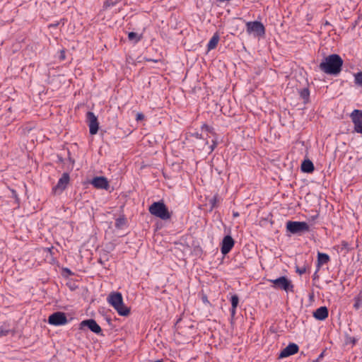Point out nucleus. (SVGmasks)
Segmentation results:
<instances>
[{
	"label": "nucleus",
	"instance_id": "obj_1",
	"mask_svg": "<svg viewBox=\"0 0 362 362\" xmlns=\"http://www.w3.org/2000/svg\"><path fill=\"white\" fill-rule=\"evenodd\" d=\"M343 66V59L337 54H330L324 58L319 65L320 69L330 75L339 74Z\"/></svg>",
	"mask_w": 362,
	"mask_h": 362
},
{
	"label": "nucleus",
	"instance_id": "obj_2",
	"mask_svg": "<svg viewBox=\"0 0 362 362\" xmlns=\"http://www.w3.org/2000/svg\"><path fill=\"white\" fill-rule=\"evenodd\" d=\"M107 301L116 310L119 315L128 316L130 314V308L124 304L121 293H110L108 296Z\"/></svg>",
	"mask_w": 362,
	"mask_h": 362
},
{
	"label": "nucleus",
	"instance_id": "obj_3",
	"mask_svg": "<svg viewBox=\"0 0 362 362\" xmlns=\"http://www.w3.org/2000/svg\"><path fill=\"white\" fill-rule=\"evenodd\" d=\"M150 214L162 220H168L172 216V212H170L167 206L163 201L153 202L148 208Z\"/></svg>",
	"mask_w": 362,
	"mask_h": 362
},
{
	"label": "nucleus",
	"instance_id": "obj_4",
	"mask_svg": "<svg viewBox=\"0 0 362 362\" xmlns=\"http://www.w3.org/2000/svg\"><path fill=\"white\" fill-rule=\"evenodd\" d=\"M286 230L292 234H303L308 232L310 230L309 225L304 221H288L286 223Z\"/></svg>",
	"mask_w": 362,
	"mask_h": 362
},
{
	"label": "nucleus",
	"instance_id": "obj_5",
	"mask_svg": "<svg viewBox=\"0 0 362 362\" xmlns=\"http://www.w3.org/2000/svg\"><path fill=\"white\" fill-rule=\"evenodd\" d=\"M269 281L274 284V287L276 288L281 289L286 292L293 291V285L286 276H283L276 279H270Z\"/></svg>",
	"mask_w": 362,
	"mask_h": 362
},
{
	"label": "nucleus",
	"instance_id": "obj_6",
	"mask_svg": "<svg viewBox=\"0 0 362 362\" xmlns=\"http://www.w3.org/2000/svg\"><path fill=\"white\" fill-rule=\"evenodd\" d=\"M246 30L248 33H253L257 37H263L265 35V28L259 21L247 22Z\"/></svg>",
	"mask_w": 362,
	"mask_h": 362
},
{
	"label": "nucleus",
	"instance_id": "obj_7",
	"mask_svg": "<svg viewBox=\"0 0 362 362\" xmlns=\"http://www.w3.org/2000/svg\"><path fill=\"white\" fill-rule=\"evenodd\" d=\"M68 322L66 315L63 312H55L50 315L48 317V323L54 325H64Z\"/></svg>",
	"mask_w": 362,
	"mask_h": 362
},
{
	"label": "nucleus",
	"instance_id": "obj_8",
	"mask_svg": "<svg viewBox=\"0 0 362 362\" xmlns=\"http://www.w3.org/2000/svg\"><path fill=\"white\" fill-rule=\"evenodd\" d=\"M87 327L95 334L103 335L102 329L93 319L85 320L79 324V329H83Z\"/></svg>",
	"mask_w": 362,
	"mask_h": 362
},
{
	"label": "nucleus",
	"instance_id": "obj_9",
	"mask_svg": "<svg viewBox=\"0 0 362 362\" xmlns=\"http://www.w3.org/2000/svg\"><path fill=\"white\" fill-rule=\"evenodd\" d=\"M350 118L354 125V131L362 134V110H354L350 114Z\"/></svg>",
	"mask_w": 362,
	"mask_h": 362
},
{
	"label": "nucleus",
	"instance_id": "obj_10",
	"mask_svg": "<svg viewBox=\"0 0 362 362\" xmlns=\"http://www.w3.org/2000/svg\"><path fill=\"white\" fill-rule=\"evenodd\" d=\"M86 122L89 127V132L91 135L96 134L99 129V122L97 117L93 112L88 111L86 113Z\"/></svg>",
	"mask_w": 362,
	"mask_h": 362
},
{
	"label": "nucleus",
	"instance_id": "obj_11",
	"mask_svg": "<svg viewBox=\"0 0 362 362\" xmlns=\"http://www.w3.org/2000/svg\"><path fill=\"white\" fill-rule=\"evenodd\" d=\"M69 180V175L67 173H63L57 184L52 188V193L54 194H61L66 188Z\"/></svg>",
	"mask_w": 362,
	"mask_h": 362
},
{
	"label": "nucleus",
	"instance_id": "obj_12",
	"mask_svg": "<svg viewBox=\"0 0 362 362\" xmlns=\"http://www.w3.org/2000/svg\"><path fill=\"white\" fill-rule=\"evenodd\" d=\"M235 241L233 238L228 235H226L221 243V251L223 255L228 254L233 247Z\"/></svg>",
	"mask_w": 362,
	"mask_h": 362
},
{
	"label": "nucleus",
	"instance_id": "obj_13",
	"mask_svg": "<svg viewBox=\"0 0 362 362\" xmlns=\"http://www.w3.org/2000/svg\"><path fill=\"white\" fill-rule=\"evenodd\" d=\"M298 346L294 343H290L279 354V358H284L296 354L298 351Z\"/></svg>",
	"mask_w": 362,
	"mask_h": 362
},
{
	"label": "nucleus",
	"instance_id": "obj_14",
	"mask_svg": "<svg viewBox=\"0 0 362 362\" xmlns=\"http://www.w3.org/2000/svg\"><path fill=\"white\" fill-rule=\"evenodd\" d=\"M90 183L97 189H107L110 187L107 179L103 176L94 177Z\"/></svg>",
	"mask_w": 362,
	"mask_h": 362
},
{
	"label": "nucleus",
	"instance_id": "obj_15",
	"mask_svg": "<svg viewBox=\"0 0 362 362\" xmlns=\"http://www.w3.org/2000/svg\"><path fill=\"white\" fill-rule=\"evenodd\" d=\"M328 315L329 311L326 306H321L313 313V317L318 320H325Z\"/></svg>",
	"mask_w": 362,
	"mask_h": 362
},
{
	"label": "nucleus",
	"instance_id": "obj_16",
	"mask_svg": "<svg viewBox=\"0 0 362 362\" xmlns=\"http://www.w3.org/2000/svg\"><path fill=\"white\" fill-rule=\"evenodd\" d=\"M300 170L303 173H311L315 170L314 165L310 160H304L301 163Z\"/></svg>",
	"mask_w": 362,
	"mask_h": 362
},
{
	"label": "nucleus",
	"instance_id": "obj_17",
	"mask_svg": "<svg viewBox=\"0 0 362 362\" xmlns=\"http://www.w3.org/2000/svg\"><path fill=\"white\" fill-rule=\"evenodd\" d=\"M231 302V308H230V315L231 317H234L236 313V308L239 303V297L238 295L234 294L230 298Z\"/></svg>",
	"mask_w": 362,
	"mask_h": 362
},
{
	"label": "nucleus",
	"instance_id": "obj_18",
	"mask_svg": "<svg viewBox=\"0 0 362 362\" xmlns=\"http://www.w3.org/2000/svg\"><path fill=\"white\" fill-rule=\"evenodd\" d=\"M329 256L326 253H317V267L320 268L322 265L327 264L329 262Z\"/></svg>",
	"mask_w": 362,
	"mask_h": 362
},
{
	"label": "nucleus",
	"instance_id": "obj_19",
	"mask_svg": "<svg viewBox=\"0 0 362 362\" xmlns=\"http://www.w3.org/2000/svg\"><path fill=\"white\" fill-rule=\"evenodd\" d=\"M219 39H220V37H219L218 33H214L207 45L208 50H211V49H215L218 43Z\"/></svg>",
	"mask_w": 362,
	"mask_h": 362
},
{
	"label": "nucleus",
	"instance_id": "obj_20",
	"mask_svg": "<svg viewBox=\"0 0 362 362\" xmlns=\"http://www.w3.org/2000/svg\"><path fill=\"white\" fill-rule=\"evenodd\" d=\"M300 97L303 100L304 104H306L309 102L310 99V90L308 88H302L299 91Z\"/></svg>",
	"mask_w": 362,
	"mask_h": 362
},
{
	"label": "nucleus",
	"instance_id": "obj_21",
	"mask_svg": "<svg viewBox=\"0 0 362 362\" xmlns=\"http://www.w3.org/2000/svg\"><path fill=\"white\" fill-rule=\"evenodd\" d=\"M218 195L215 194L211 199H209L210 209L209 211H211L214 208L218 207V203L219 202Z\"/></svg>",
	"mask_w": 362,
	"mask_h": 362
},
{
	"label": "nucleus",
	"instance_id": "obj_22",
	"mask_svg": "<svg viewBox=\"0 0 362 362\" xmlns=\"http://www.w3.org/2000/svg\"><path fill=\"white\" fill-rule=\"evenodd\" d=\"M126 223H127V219L124 216H121V217H119L117 218L116 220H115V226L117 228H122V227L126 225Z\"/></svg>",
	"mask_w": 362,
	"mask_h": 362
},
{
	"label": "nucleus",
	"instance_id": "obj_23",
	"mask_svg": "<svg viewBox=\"0 0 362 362\" xmlns=\"http://www.w3.org/2000/svg\"><path fill=\"white\" fill-rule=\"evenodd\" d=\"M128 38L130 41H134V42H138L142 38V35H139L137 33L134 32H130L128 34Z\"/></svg>",
	"mask_w": 362,
	"mask_h": 362
},
{
	"label": "nucleus",
	"instance_id": "obj_24",
	"mask_svg": "<svg viewBox=\"0 0 362 362\" xmlns=\"http://www.w3.org/2000/svg\"><path fill=\"white\" fill-rule=\"evenodd\" d=\"M354 83L358 86L362 87V71L354 74Z\"/></svg>",
	"mask_w": 362,
	"mask_h": 362
},
{
	"label": "nucleus",
	"instance_id": "obj_25",
	"mask_svg": "<svg viewBox=\"0 0 362 362\" xmlns=\"http://www.w3.org/2000/svg\"><path fill=\"white\" fill-rule=\"evenodd\" d=\"M354 308L356 310L359 309L362 305V297L361 296H357L354 298Z\"/></svg>",
	"mask_w": 362,
	"mask_h": 362
},
{
	"label": "nucleus",
	"instance_id": "obj_26",
	"mask_svg": "<svg viewBox=\"0 0 362 362\" xmlns=\"http://www.w3.org/2000/svg\"><path fill=\"white\" fill-rule=\"evenodd\" d=\"M193 142H194V146H206L209 145V141L206 139H202L200 140H193Z\"/></svg>",
	"mask_w": 362,
	"mask_h": 362
},
{
	"label": "nucleus",
	"instance_id": "obj_27",
	"mask_svg": "<svg viewBox=\"0 0 362 362\" xmlns=\"http://www.w3.org/2000/svg\"><path fill=\"white\" fill-rule=\"evenodd\" d=\"M118 3V1H112V0H106L104 2L103 7L105 8H107L110 6H114Z\"/></svg>",
	"mask_w": 362,
	"mask_h": 362
},
{
	"label": "nucleus",
	"instance_id": "obj_28",
	"mask_svg": "<svg viewBox=\"0 0 362 362\" xmlns=\"http://www.w3.org/2000/svg\"><path fill=\"white\" fill-rule=\"evenodd\" d=\"M9 329H6L3 326L0 327V336H6L9 334Z\"/></svg>",
	"mask_w": 362,
	"mask_h": 362
},
{
	"label": "nucleus",
	"instance_id": "obj_29",
	"mask_svg": "<svg viewBox=\"0 0 362 362\" xmlns=\"http://www.w3.org/2000/svg\"><path fill=\"white\" fill-rule=\"evenodd\" d=\"M217 144H218V142H217L216 139H213L212 144L210 146H209V153H211L216 148V147L217 146Z\"/></svg>",
	"mask_w": 362,
	"mask_h": 362
},
{
	"label": "nucleus",
	"instance_id": "obj_30",
	"mask_svg": "<svg viewBox=\"0 0 362 362\" xmlns=\"http://www.w3.org/2000/svg\"><path fill=\"white\" fill-rule=\"evenodd\" d=\"M10 190H11V192L12 197H13L15 199V200H16V202L17 204H19V202H20V199H19V197H18V194H17L16 191L15 189H11Z\"/></svg>",
	"mask_w": 362,
	"mask_h": 362
},
{
	"label": "nucleus",
	"instance_id": "obj_31",
	"mask_svg": "<svg viewBox=\"0 0 362 362\" xmlns=\"http://www.w3.org/2000/svg\"><path fill=\"white\" fill-rule=\"evenodd\" d=\"M356 341L357 340L354 337H351L346 336V344L351 343L352 344H355L356 343Z\"/></svg>",
	"mask_w": 362,
	"mask_h": 362
},
{
	"label": "nucleus",
	"instance_id": "obj_32",
	"mask_svg": "<svg viewBox=\"0 0 362 362\" xmlns=\"http://www.w3.org/2000/svg\"><path fill=\"white\" fill-rule=\"evenodd\" d=\"M202 130H205L206 132H209V133L212 132V130H213V129L211 127L208 126L207 124H204L202 127Z\"/></svg>",
	"mask_w": 362,
	"mask_h": 362
},
{
	"label": "nucleus",
	"instance_id": "obj_33",
	"mask_svg": "<svg viewBox=\"0 0 362 362\" xmlns=\"http://www.w3.org/2000/svg\"><path fill=\"white\" fill-rule=\"evenodd\" d=\"M191 136H192V141H193V140H194V139H193L194 138H195V139H196V140H200V139H203V138L202 137V135H201V134H199V133H195V134H192Z\"/></svg>",
	"mask_w": 362,
	"mask_h": 362
},
{
	"label": "nucleus",
	"instance_id": "obj_34",
	"mask_svg": "<svg viewBox=\"0 0 362 362\" xmlns=\"http://www.w3.org/2000/svg\"><path fill=\"white\" fill-rule=\"evenodd\" d=\"M296 272H298L299 274H303L304 273L306 272V268L305 267H302V268H298L297 267L296 268Z\"/></svg>",
	"mask_w": 362,
	"mask_h": 362
},
{
	"label": "nucleus",
	"instance_id": "obj_35",
	"mask_svg": "<svg viewBox=\"0 0 362 362\" xmlns=\"http://www.w3.org/2000/svg\"><path fill=\"white\" fill-rule=\"evenodd\" d=\"M144 119V115L141 112H139L136 114V121H141Z\"/></svg>",
	"mask_w": 362,
	"mask_h": 362
},
{
	"label": "nucleus",
	"instance_id": "obj_36",
	"mask_svg": "<svg viewBox=\"0 0 362 362\" xmlns=\"http://www.w3.org/2000/svg\"><path fill=\"white\" fill-rule=\"evenodd\" d=\"M341 246H342V248L341 249H344V250H349V245L347 242L346 241H342L341 242Z\"/></svg>",
	"mask_w": 362,
	"mask_h": 362
},
{
	"label": "nucleus",
	"instance_id": "obj_37",
	"mask_svg": "<svg viewBox=\"0 0 362 362\" xmlns=\"http://www.w3.org/2000/svg\"><path fill=\"white\" fill-rule=\"evenodd\" d=\"M65 58H66L65 51H64V49H62L60 51L59 59L61 60H64V59H65Z\"/></svg>",
	"mask_w": 362,
	"mask_h": 362
},
{
	"label": "nucleus",
	"instance_id": "obj_38",
	"mask_svg": "<svg viewBox=\"0 0 362 362\" xmlns=\"http://www.w3.org/2000/svg\"><path fill=\"white\" fill-rule=\"evenodd\" d=\"M202 300L204 303H209V301L207 300V297L206 296L202 297Z\"/></svg>",
	"mask_w": 362,
	"mask_h": 362
},
{
	"label": "nucleus",
	"instance_id": "obj_39",
	"mask_svg": "<svg viewBox=\"0 0 362 362\" xmlns=\"http://www.w3.org/2000/svg\"><path fill=\"white\" fill-rule=\"evenodd\" d=\"M98 262L102 265L105 264V262L101 258L98 259Z\"/></svg>",
	"mask_w": 362,
	"mask_h": 362
},
{
	"label": "nucleus",
	"instance_id": "obj_40",
	"mask_svg": "<svg viewBox=\"0 0 362 362\" xmlns=\"http://www.w3.org/2000/svg\"><path fill=\"white\" fill-rule=\"evenodd\" d=\"M146 61L148 62H157L158 60H156V59H146Z\"/></svg>",
	"mask_w": 362,
	"mask_h": 362
},
{
	"label": "nucleus",
	"instance_id": "obj_41",
	"mask_svg": "<svg viewBox=\"0 0 362 362\" xmlns=\"http://www.w3.org/2000/svg\"><path fill=\"white\" fill-rule=\"evenodd\" d=\"M239 216V213L238 212H233V216L234 217H238Z\"/></svg>",
	"mask_w": 362,
	"mask_h": 362
},
{
	"label": "nucleus",
	"instance_id": "obj_42",
	"mask_svg": "<svg viewBox=\"0 0 362 362\" xmlns=\"http://www.w3.org/2000/svg\"><path fill=\"white\" fill-rule=\"evenodd\" d=\"M325 25H330V23L326 21L325 23H324Z\"/></svg>",
	"mask_w": 362,
	"mask_h": 362
},
{
	"label": "nucleus",
	"instance_id": "obj_43",
	"mask_svg": "<svg viewBox=\"0 0 362 362\" xmlns=\"http://www.w3.org/2000/svg\"><path fill=\"white\" fill-rule=\"evenodd\" d=\"M58 25V23L50 25V26L57 27Z\"/></svg>",
	"mask_w": 362,
	"mask_h": 362
}]
</instances>
